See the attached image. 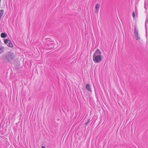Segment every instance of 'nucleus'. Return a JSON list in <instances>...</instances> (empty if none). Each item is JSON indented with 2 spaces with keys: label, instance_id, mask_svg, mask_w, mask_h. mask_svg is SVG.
Returning <instances> with one entry per match:
<instances>
[{
  "label": "nucleus",
  "instance_id": "obj_1",
  "mask_svg": "<svg viewBox=\"0 0 148 148\" xmlns=\"http://www.w3.org/2000/svg\"><path fill=\"white\" fill-rule=\"evenodd\" d=\"M15 57L14 53L11 51L6 53L2 56L3 61L7 63L13 60Z\"/></svg>",
  "mask_w": 148,
  "mask_h": 148
},
{
  "label": "nucleus",
  "instance_id": "obj_2",
  "mask_svg": "<svg viewBox=\"0 0 148 148\" xmlns=\"http://www.w3.org/2000/svg\"><path fill=\"white\" fill-rule=\"evenodd\" d=\"M101 53L99 49H97L93 54V59L95 63L100 62L102 60Z\"/></svg>",
  "mask_w": 148,
  "mask_h": 148
},
{
  "label": "nucleus",
  "instance_id": "obj_3",
  "mask_svg": "<svg viewBox=\"0 0 148 148\" xmlns=\"http://www.w3.org/2000/svg\"><path fill=\"white\" fill-rule=\"evenodd\" d=\"M134 36L136 38V39L137 40H138L140 39V38L138 35V33L137 31L134 32Z\"/></svg>",
  "mask_w": 148,
  "mask_h": 148
},
{
  "label": "nucleus",
  "instance_id": "obj_4",
  "mask_svg": "<svg viewBox=\"0 0 148 148\" xmlns=\"http://www.w3.org/2000/svg\"><path fill=\"white\" fill-rule=\"evenodd\" d=\"M100 6L99 4L97 3L95 5L96 11L95 12L96 13H98L99 11Z\"/></svg>",
  "mask_w": 148,
  "mask_h": 148
},
{
  "label": "nucleus",
  "instance_id": "obj_5",
  "mask_svg": "<svg viewBox=\"0 0 148 148\" xmlns=\"http://www.w3.org/2000/svg\"><path fill=\"white\" fill-rule=\"evenodd\" d=\"M86 88L90 92H91V89L89 84H87L86 86Z\"/></svg>",
  "mask_w": 148,
  "mask_h": 148
},
{
  "label": "nucleus",
  "instance_id": "obj_6",
  "mask_svg": "<svg viewBox=\"0 0 148 148\" xmlns=\"http://www.w3.org/2000/svg\"><path fill=\"white\" fill-rule=\"evenodd\" d=\"M7 34L5 33H2L1 34V37L2 38H5L6 37Z\"/></svg>",
  "mask_w": 148,
  "mask_h": 148
},
{
  "label": "nucleus",
  "instance_id": "obj_7",
  "mask_svg": "<svg viewBox=\"0 0 148 148\" xmlns=\"http://www.w3.org/2000/svg\"><path fill=\"white\" fill-rule=\"evenodd\" d=\"M7 45L8 47H12L13 46V45L10 41H9V42L8 43V44H7Z\"/></svg>",
  "mask_w": 148,
  "mask_h": 148
},
{
  "label": "nucleus",
  "instance_id": "obj_8",
  "mask_svg": "<svg viewBox=\"0 0 148 148\" xmlns=\"http://www.w3.org/2000/svg\"><path fill=\"white\" fill-rule=\"evenodd\" d=\"M10 40H9L8 39H6L5 40H4V43L6 44H7L9 42V41Z\"/></svg>",
  "mask_w": 148,
  "mask_h": 148
},
{
  "label": "nucleus",
  "instance_id": "obj_9",
  "mask_svg": "<svg viewBox=\"0 0 148 148\" xmlns=\"http://www.w3.org/2000/svg\"><path fill=\"white\" fill-rule=\"evenodd\" d=\"M132 15L133 17L134 18L135 16V14L134 12H133Z\"/></svg>",
  "mask_w": 148,
  "mask_h": 148
},
{
  "label": "nucleus",
  "instance_id": "obj_10",
  "mask_svg": "<svg viewBox=\"0 0 148 148\" xmlns=\"http://www.w3.org/2000/svg\"><path fill=\"white\" fill-rule=\"evenodd\" d=\"M89 122H90V119H89L88 120V121L85 123V125H87L88 123H89Z\"/></svg>",
  "mask_w": 148,
  "mask_h": 148
},
{
  "label": "nucleus",
  "instance_id": "obj_11",
  "mask_svg": "<svg viewBox=\"0 0 148 148\" xmlns=\"http://www.w3.org/2000/svg\"><path fill=\"white\" fill-rule=\"evenodd\" d=\"M45 40L46 41V42H47V41H50V38H47L45 39Z\"/></svg>",
  "mask_w": 148,
  "mask_h": 148
},
{
  "label": "nucleus",
  "instance_id": "obj_12",
  "mask_svg": "<svg viewBox=\"0 0 148 148\" xmlns=\"http://www.w3.org/2000/svg\"><path fill=\"white\" fill-rule=\"evenodd\" d=\"M136 31H136V27H134V32H136Z\"/></svg>",
  "mask_w": 148,
  "mask_h": 148
},
{
  "label": "nucleus",
  "instance_id": "obj_13",
  "mask_svg": "<svg viewBox=\"0 0 148 148\" xmlns=\"http://www.w3.org/2000/svg\"><path fill=\"white\" fill-rule=\"evenodd\" d=\"M42 148H46V147L45 146H42Z\"/></svg>",
  "mask_w": 148,
  "mask_h": 148
},
{
  "label": "nucleus",
  "instance_id": "obj_14",
  "mask_svg": "<svg viewBox=\"0 0 148 148\" xmlns=\"http://www.w3.org/2000/svg\"><path fill=\"white\" fill-rule=\"evenodd\" d=\"M146 34H147V32H146ZM146 35H147V34H146Z\"/></svg>",
  "mask_w": 148,
  "mask_h": 148
}]
</instances>
